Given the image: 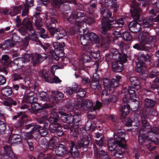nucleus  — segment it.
Wrapping results in <instances>:
<instances>
[{"label": "nucleus", "instance_id": "393cba45", "mask_svg": "<svg viewBox=\"0 0 159 159\" xmlns=\"http://www.w3.org/2000/svg\"><path fill=\"white\" fill-rule=\"evenodd\" d=\"M136 21H131L128 25L129 30L133 33H136L141 30V24L138 23Z\"/></svg>", "mask_w": 159, "mask_h": 159}, {"label": "nucleus", "instance_id": "a19ab883", "mask_svg": "<svg viewBox=\"0 0 159 159\" xmlns=\"http://www.w3.org/2000/svg\"><path fill=\"white\" fill-rule=\"evenodd\" d=\"M91 121L89 120L85 124V130L87 131H93L95 129V126L91 124Z\"/></svg>", "mask_w": 159, "mask_h": 159}, {"label": "nucleus", "instance_id": "de8ad7c7", "mask_svg": "<svg viewBox=\"0 0 159 159\" xmlns=\"http://www.w3.org/2000/svg\"><path fill=\"white\" fill-rule=\"evenodd\" d=\"M111 15H112V17H114L115 18V20L116 21V23L114 24V25L115 24V25H117L116 26L117 27H121L124 25V23L123 20V19L122 18L119 19L117 20H116V18L115 16H114L112 14V12H111Z\"/></svg>", "mask_w": 159, "mask_h": 159}, {"label": "nucleus", "instance_id": "20e7f679", "mask_svg": "<svg viewBox=\"0 0 159 159\" xmlns=\"http://www.w3.org/2000/svg\"><path fill=\"white\" fill-rule=\"evenodd\" d=\"M130 12L132 17L134 20L141 22L140 19L142 13V10L140 4L135 0L133 1L131 3ZM159 22V14L154 18L150 16L147 17L142 20L140 24L141 26L145 28L152 25L154 22Z\"/></svg>", "mask_w": 159, "mask_h": 159}, {"label": "nucleus", "instance_id": "6e6552de", "mask_svg": "<svg viewBox=\"0 0 159 159\" xmlns=\"http://www.w3.org/2000/svg\"><path fill=\"white\" fill-rule=\"evenodd\" d=\"M138 39L140 43L135 44L133 47L139 50H144L146 48L145 44H153L156 41L155 38L150 36L147 31L140 33L138 34Z\"/></svg>", "mask_w": 159, "mask_h": 159}, {"label": "nucleus", "instance_id": "9b49d317", "mask_svg": "<svg viewBox=\"0 0 159 159\" xmlns=\"http://www.w3.org/2000/svg\"><path fill=\"white\" fill-rule=\"evenodd\" d=\"M118 82L115 79L110 81L108 79L103 80V84L105 90L103 91L102 95V98L104 95L109 96L114 91V88L118 86Z\"/></svg>", "mask_w": 159, "mask_h": 159}, {"label": "nucleus", "instance_id": "4d7b16f0", "mask_svg": "<svg viewBox=\"0 0 159 159\" xmlns=\"http://www.w3.org/2000/svg\"><path fill=\"white\" fill-rule=\"evenodd\" d=\"M12 78L13 81H16L23 79V77L20 74L16 73L13 74Z\"/></svg>", "mask_w": 159, "mask_h": 159}, {"label": "nucleus", "instance_id": "aec40b11", "mask_svg": "<svg viewBox=\"0 0 159 159\" xmlns=\"http://www.w3.org/2000/svg\"><path fill=\"white\" fill-rule=\"evenodd\" d=\"M112 63L113 70L115 72H120L124 70L123 64L126 62L128 60H116Z\"/></svg>", "mask_w": 159, "mask_h": 159}, {"label": "nucleus", "instance_id": "7ed1b4c3", "mask_svg": "<svg viewBox=\"0 0 159 159\" xmlns=\"http://www.w3.org/2000/svg\"><path fill=\"white\" fill-rule=\"evenodd\" d=\"M135 87L129 86L128 88H124L123 91L125 93L122 101L123 106L120 110V119L121 120L125 118L126 116L129 113L130 109V106L128 104L129 102H133V104H136L135 108L137 109L139 107V102L136 99V93Z\"/></svg>", "mask_w": 159, "mask_h": 159}, {"label": "nucleus", "instance_id": "ddd939ff", "mask_svg": "<svg viewBox=\"0 0 159 159\" xmlns=\"http://www.w3.org/2000/svg\"><path fill=\"white\" fill-rule=\"evenodd\" d=\"M59 116L57 112H54L50 115L48 119L45 117H43L39 119L38 121L40 124H44V126L48 127L51 124L59 123Z\"/></svg>", "mask_w": 159, "mask_h": 159}, {"label": "nucleus", "instance_id": "473e14b6", "mask_svg": "<svg viewBox=\"0 0 159 159\" xmlns=\"http://www.w3.org/2000/svg\"><path fill=\"white\" fill-rule=\"evenodd\" d=\"M104 138L103 137L101 138L99 140H95V143L93 144V147L94 151L97 152L98 150H100L103 144Z\"/></svg>", "mask_w": 159, "mask_h": 159}, {"label": "nucleus", "instance_id": "c756f323", "mask_svg": "<svg viewBox=\"0 0 159 159\" xmlns=\"http://www.w3.org/2000/svg\"><path fill=\"white\" fill-rule=\"evenodd\" d=\"M99 150H98L97 152L94 151V154L95 157L99 159H111L107 152L102 150L100 151Z\"/></svg>", "mask_w": 159, "mask_h": 159}, {"label": "nucleus", "instance_id": "4468645a", "mask_svg": "<svg viewBox=\"0 0 159 159\" xmlns=\"http://www.w3.org/2000/svg\"><path fill=\"white\" fill-rule=\"evenodd\" d=\"M127 55L124 53L119 52L116 48H112L109 53L106 55L105 60H127Z\"/></svg>", "mask_w": 159, "mask_h": 159}, {"label": "nucleus", "instance_id": "49530a36", "mask_svg": "<svg viewBox=\"0 0 159 159\" xmlns=\"http://www.w3.org/2000/svg\"><path fill=\"white\" fill-rule=\"evenodd\" d=\"M23 8L24 6L23 5H20L18 6L15 7L12 11V12L14 13V14L12 15V16L20 13Z\"/></svg>", "mask_w": 159, "mask_h": 159}, {"label": "nucleus", "instance_id": "774afa93", "mask_svg": "<svg viewBox=\"0 0 159 159\" xmlns=\"http://www.w3.org/2000/svg\"><path fill=\"white\" fill-rule=\"evenodd\" d=\"M90 53L91 56L94 59H98L100 57V55L98 51Z\"/></svg>", "mask_w": 159, "mask_h": 159}, {"label": "nucleus", "instance_id": "b1692460", "mask_svg": "<svg viewBox=\"0 0 159 159\" xmlns=\"http://www.w3.org/2000/svg\"><path fill=\"white\" fill-rule=\"evenodd\" d=\"M61 115V119L63 122L68 124H72L74 122V117L72 116V113L67 114L62 111H59V112Z\"/></svg>", "mask_w": 159, "mask_h": 159}, {"label": "nucleus", "instance_id": "0eeeda50", "mask_svg": "<svg viewBox=\"0 0 159 159\" xmlns=\"http://www.w3.org/2000/svg\"><path fill=\"white\" fill-rule=\"evenodd\" d=\"M77 150L76 146L73 141L71 140L69 143L68 148L65 145L60 143L56 147L55 151L56 155L58 156L63 157L66 154H68L74 157L78 155Z\"/></svg>", "mask_w": 159, "mask_h": 159}, {"label": "nucleus", "instance_id": "a18cd8bd", "mask_svg": "<svg viewBox=\"0 0 159 159\" xmlns=\"http://www.w3.org/2000/svg\"><path fill=\"white\" fill-rule=\"evenodd\" d=\"M86 94L85 91L82 88H80L78 89H77L76 92L75 96L83 98L84 97Z\"/></svg>", "mask_w": 159, "mask_h": 159}, {"label": "nucleus", "instance_id": "37998d69", "mask_svg": "<svg viewBox=\"0 0 159 159\" xmlns=\"http://www.w3.org/2000/svg\"><path fill=\"white\" fill-rule=\"evenodd\" d=\"M37 159H54V157L50 154H45L43 153H40L37 157Z\"/></svg>", "mask_w": 159, "mask_h": 159}, {"label": "nucleus", "instance_id": "72a5a7b5", "mask_svg": "<svg viewBox=\"0 0 159 159\" xmlns=\"http://www.w3.org/2000/svg\"><path fill=\"white\" fill-rule=\"evenodd\" d=\"M78 88L76 87H68L66 88V95L69 96L74 98V96H75L76 92L77 91Z\"/></svg>", "mask_w": 159, "mask_h": 159}, {"label": "nucleus", "instance_id": "bf43d9fd", "mask_svg": "<svg viewBox=\"0 0 159 159\" xmlns=\"http://www.w3.org/2000/svg\"><path fill=\"white\" fill-rule=\"evenodd\" d=\"M6 127V125L2 121L0 120V132H4Z\"/></svg>", "mask_w": 159, "mask_h": 159}, {"label": "nucleus", "instance_id": "79ce46f5", "mask_svg": "<svg viewBox=\"0 0 159 159\" xmlns=\"http://www.w3.org/2000/svg\"><path fill=\"white\" fill-rule=\"evenodd\" d=\"M122 36L124 39L127 42L131 41L132 40V36L128 31L124 32L122 34Z\"/></svg>", "mask_w": 159, "mask_h": 159}, {"label": "nucleus", "instance_id": "423d86ee", "mask_svg": "<svg viewBox=\"0 0 159 159\" xmlns=\"http://www.w3.org/2000/svg\"><path fill=\"white\" fill-rule=\"evenodd\" d=\"M48 20L46 21V24L51 38L55 37L57 40H59L66 35L67 32L64 29L61 28L56 29V23H57V20L54 17H51Z\"/></svg>", "mask_w": 159, "mask_h": 159}, {"label": "nucleus", "instance_id": "338daca9", "mask_svg": "<svg viewBox=\"0 0 159 159\" xmlns=\"http://www.w3.org/2000/svg\"><path fill=\"white\" fill-rule=\"evenodd\" d=\"M75 16L77 20H78L79 19L81 20L80 18L84 17L85 14L83 12L79 11L75 14Z\"/></svg>", "mask_w": 159, "mask_h": 159}, {"label": "nucleus", "instance_id": "052dcab7", "mask_svg": "<svg viewBox=\"0 0 159 159\" xmlns=\"http://www.w3.org/2000/svg\"><path fill=\"white\" fill-rule=\"evenodd\" d=\"M13 41L11 39H7L5 41L3 45L6 44L11 47H12L15 45V43L13 42Z\"/></svg>", "mask_w": 159, "mask_h": 159}, {"label": "nucleus", "instance_id": "a211bd4d", "mask_svg": "<svg viewBox=\"0 0 159 159\" xmlns=\"http://www.w3.org/2000/svg\"><path fill=\"white\" fill-rule=\"evenodd\" d=\"M4 155L0 153V159H7L8 157L11 159H18L16 156L15 155L12 151L11 147L8 145H6L4 147Z\"/></svg>", "mask_w": 159, "mask_h": 159}, {"label": "nucleus", "instance_id": "5fc2aeb1", "mask_svg": "<svg viewBox=\"0 0 159 159\" xmlns=\"http://www.w3.org/2000/svg\"><path fill=\"white\" fill-rule=\"evenodd\" d=\"M48 146V149L51 150L55 149L56 148V147L54 143V141L53 138H51L50 140Z\"/></svg>", "mask_w": 159, "mask_h": 159}, {"label": "nucleus", "instance_id": "1a4fd4ad", "mask_svg": "<svg viewBox=\"0 0 159 159\" xmlns=\"http://www.w3.org/2000/svg\"><path fill=\"white\" fill-rule=\"evenodd\" d=\"M53 46L55 51L49 50L48 52V55L54 60H59L60 58L63 57L64 56V48L65 46V43L64 42H54Z\"/></svg>", "mask_w": 159, "mask_h": 159}, {"label": "nucleus", "instance_id": "cd10ccee", "mask_svg": "<svg viewBox=\"0 0 159 159\" xmlns=\"http://www.w3.org/2000/svg\"><path fill=\"white\" fill-rule=\"evenodd\" d=\"M139 61L136 63L135 70L138 73H142L145 70L147 65L145 62L147 60H138Z\"/></svg>", "mask_w": 159, "mask_h": 159}, {"label": "nucleus", "instance_id": "a878e982", "mask_svg": "<svg viewBox=\"0 0 159 159\" xmlns=\"http://www.w3.org/2000/svg\"><path fill=\"white\" fill-rule=\"evenodd\" d=\"M151 139L145 133H140L138 135V141L141 145H145L147 143H150Z\"/></svg>", "mask_w": 159, "mask_h": 159}, {"label": "nucleus", "instance_id": "69168bd1", "mask_svg": "<svg viewBox=\"0 0 159 159\" xmlns=\"http://www.w3.org/2000/svg\"><path fill=\"white\" fill-rule=\"evenodd\" d=\"M33 132H32L31 130L30 132L27 133L25 134V139L27 140V141H29L31 139L33 138V135L32 133Z\"/></svg>", "mask_w": 159, "mask_h": 159}, {"label": "nucleus", "instance_id": "5701e85b", "mask_svg": "<svg viewBox=\"0 0 159 159\" xmlns=\"http://www.w3.org/2000/svg\"><path fill=\"white\" fill-rule=\"evenodd\" d=\"M64 3H69L75 5L77 4L76 0H53L51 4L53 7L59 9Z\"/></svg>", "mask_w": 159, "mask_h": 159}, {"label": "nucleus", "instance_id": "09e8293b", "mask_svg": "<svg viewBox=\"0 0 159 159\" xmlns=\"http://www.w3.org/2000/svg\"><path fill=\"white\" fill-rule=\"evenodd\" d=\"M80 40L81 44L83 46L85 45L89 44V39H88V38L87 37L86 34H85L83 36L80 37Z\"/></svg>", "mask_w": 159, "mask_h": 159}, {"label": "nucleus", "instance_id": "4be33fe9", "mask_svg": "<svg viewBox=\"0 0 159 159\" xmlns=\"http://www.w3.org/2000/svg\"><path fill=\"white\" fill-rule=\"evenodd\" d=\"M61 67H60L57 65H53L50 71L43 70L41 72V75L42 77L45 78L50 77V78L53 77L55 75V70L57 69H61Z\"/></svg>", "mask_w": 159, "mask_h": 159}, {"label": "nucleus", "instance_id": "ea45409f", "mask_svg": "<svg viewBox=\"0 0 159 159\" xmlns=\"http://www.w3.org/2000/svg\"><path fill=\"white\" fill-rule=\"evenodd\" d=\"M157 141L154 142L151 139V141L150 142V143H147L145 144L147 146V148L150 151H152L153 150H154L156 148V147L153 146L152 144L154 143L157 144L158 143V140L157 139H156Z\"/></svg>", "mask_w": 159, "mask_h": 159}, {"label": "nucleus", "instance_id": "39448f33", "mask_svg": "<svg viewBox=\"0 0 159 159\" xmlns=\"http://www.w3.org/2000/svg\"><path fill=\"white\" fill-rule=\"evenodd\" d=\"M36 96L34 93L31 91L24 98V101L27 104L31 105V107L34 112L40 113L43 109L54 107V104H49L48 103H46L42 107L40 104L36 102L37 100Z\"/></svg>", "mask_w": 159, "mask_h": 159}, {"label": "nucleus", "instance_id": "13d9d810", "mask_svg": "<svg viewBox=\"0 0 159 159\" xmlns=\"http://www.w3.org/2000/svg\"><path fill=\"white\" fill-rule=\"evenodd\" d=\"M159 74V72L157 70H153L149 73V76L150 78H152L157 77Z\"/></svg>", "mask_w": 159, "mask_h": 159}, {"label": "nucleus", "instance_id": "8fccbe9b", "mask_svg": "<svg viewBox=\"0 0 159 159\" xmlns=\"http://www.w3.org/2000/svg\"><path fill=\"white\" fill-rule=\"evenodd\" d=\"M34 57L36 58L35 60H39L40 59L46 60L48 57V56L45 53H42L41 54L36 53L34 55Z\"/></svg>", "mask_w": 159, "mask_h": 159}, {"label": "nucleus", "instance_id": "2f4dec72", "mask_svg": "<svg viewBox=\"0 0 159 159\" xmlns=\"http://www.w3.org/2000/svg\"><path fill=\"white\" fill-rule=\"evenodd\" d=\"M155 101L148 98H145L144 100V105L145 107L148 109L153 108L156 104Z\"/></svg>", "mask_w": 159, "mask_h": 159}, {"label": "nucleus", "instance_id": "680f3d73", "mask_svg": "<svg viewBox=\"0 0 159 159\" xmlns=\"http://www.w3.org/2000/svg\"><path fill=\"white\" fill-rule=\"evenodd\" d=\"M85 20L86 21H84L83 20H82L80 21H84V23H82V25L84 23L90 24L94 22V19L92 17H88Z\"/></svg>", "mask_w": 159, "mask_h": 159}, {"label": "nucleus", "instance_id": "bb28decb", "mask_svg": "<svg viewBox=\"0 0 159 159\" xmlns=\"http://www.w3.org/2000/svg\"><path fill=\"white\" fill-rule=\"evenodd\" d=\"M72 113L74 117V122L72 125L73 128L75 129H78L81 116L78 111H72Z\"/></svg>", "mask_w": 159, "mask_h": 159}, {"label": "nucleus", "instance_id": "9d476101", "mask_svg": "<svg viewBox=\"0 0 159 159\" xmlns=\"http://www.w3.org/2000/svg\"><path fill=\"white\" fill-rule=\"evenodd\" d=\"M142 125L143 127V131H146L147 129V134L153 136L155 137H159V128L157 127L151 128V126L146 120L145 116L143 114H142L141 116Z\"/></svg>", "mask_w": 159, "mask_h": 159}, {"label": "nucleus", "instance_id": "3c124183", "mask_svg": "<svg viewBox=\"0 0 159 159\" xmlns=\"http://www.w3.org/2000/svg\"><path fill=\"white\" fill-rule=\"evenodd\" d=\"M38 37L35 34V30L33 29L30 31V33L29 34V39H30L32 41H34V40Z\"/></svg>", "mask_w": 159, "mask_h": 159}, {"label": "nucleus", "instance_id": "c9c22d12", "mask_svg": "<svg viewBox=\"0 0 159 159\" xmlns=\"http://www.w3.org/2000/svg\"><path fill=\"white\" fill-rule=\"evenodd\" d=\"M4 103L5 105L9 107V109L11 111L12 110V105L15 106L17 104L16 101L11 98H8L6 101H4Z\"/></svg>", "mask_w": 159, "mask_h": 159}, {"label": "nucleus", "instance_id": "864d4df0", "mask_svg": "<svg viewBox=\"0 0 159 159\" xmlns=\"http://www.w3.org/2000/svg\"><path fill=\"white\" fill-rule=\"evenodd\" d=\"M146 113L149 116H156L157 115V113L156 110L151 109H148L146 111Z\"/></svg>", "mask_w": 159, "mask_h": 159}, {"label": "nucleus", "instance_id": "dca6fc26", "mask_svg": "<svg viewBox=\"0 0 159 159\" xmlns=\"http://www.w3.org/2000/svg\"><path fill=\"white\" fill-rule=\"evenodd\" d=\"M66 18L70 23L74 24L77 26V30L79 33V34L80 35L82 34V33L80 30V29L82 28V23H84V21H80L79 20H77L74 12H72L70 15L68 16Z\"/></svg>", "mask_w": 159, "mask_h": 159}, {"label": "nucleus", "instance_id": "603ef678", "mask_svg": "<svg viewBox=\"0 0 159 159\" xmlns=\"http://www.w3.org/2000/svg\"><path fill=\"white\" fill-rule=\"evenodd\" d=\"M84 106H85L88 109L92 107L93 103L91 100L89 99H87L84 102Z\"/></svg>", "mask_w": 159, "mask_h": 159}, {"label": "nucleus", "instance_id": "c85d7f7f", "mask_svg": "<svg viewBox=\"0 0 159 159\" xmlns=\"http://www.w3.org/2000/svg\"><path fill=\"white\" fill-rule=\"evenodd\" d=\"M129 81L131 85L134 87L136 90L140 89V81L139 78L134 76L130 77L129 78Z\"/></svg>", "mask_w": 159, "mask_h": 159}, {"label": "nucleus", "instance_id": "f03ea898", "mask_svg": "<svg viewBox=\"0 0 159 159\" xmlns=\"http://www.w3.org/2000/svg\"><path fill=\"white\" fill-rule=\"evenodd\" d=\"M125 133L119 129L114 134V139H111L108 140L107 146L112 156H115L116 154L123 156L126 146L125 139Z\"/></svg>", "mask_w": 159, "mask_h": 159}, {"label": "nucleus", "instance_id": "f257e3e1", "mask_svg": "<svg viewBox=\"0 0 159 159\" xmlns=\"http://www.w3.org/2000/svg\"><path fill=\"white\" fill-rule=\"evenodd\" d=\"M100 13L102 17L101 25L99 26L101 30L100 36L102 41L107 46L110 45L112 40L115 41L120 37L121 33L119 31L113 30L114 24L116 23L115 18L112 17L111 12L106 7L101 5Z\"/></svg>", "mask_w": 159, "mask_h": 159}, {"label": "nucleus", "instance_id": "412c9836", "mask_svg": "<svg viewBox=\"0 0 159 159\" xmlns=\"http://www.w3.org/2000/svg\"><path fill=\"white\" fill-rule=\"evenodd\" d=\"M41 125H36L32 128V132L35 131H38L40 135L43 137H45L48 134V127L44 126V124H40Z\"/></svg>", "mask_w": 159, "mask_h": 159}, {"label": "nucleus", "instance_id": "f704fd0d", "mask_svg": "<svg viewBox=\"0 0 159 159\" xmlns=\"http://www.w3.org/2000/svg\"><path fill=\"white\" fill-rule=\"evenodd\" d=\"M97 79L94 80L93 79L91 82V88L96 91H100L101 89V85Z\"/></svg>", "mask_w": 159, "mask_h": 159}, {"label": "nucleus", "instance_id": "4c0bfd02", "mask_svg": "<svg viewBox=\"0 0 159 159\" xmlns=\"http://www.w3.org/2000/svg\"><path fill=\"white\" fill-rule=\"evenodd\" d=\"M44 80L45 81L50 83H60L61 82L58 77L55 75L51 78L50 77L45 78Z\"/></svg>", "mask_w": 159, "mask_h": 159}, {"label": "nucleus", "instance_id": "6ab92c4d", "mask_svg": "<svg viewBox=\"0 0 159 159\" xmlns=\"http://www.w3.org/2000/svg\"><path fill=\"white\" fill-rule=\"evenodd\" d=\"M52 95L50 97L48 100L51 103L49 104H54V108L55 105V102L58 103L60 100H61L64 97L63 94L61 92L58 91H54L52 92Z\"/></svg>", "mask_w": 159, "mask_h": 159}, {"label": "nucleus", "instance_id": "7c9ffc66", "mask_svg": "<svg viewBox=\"0 0 159 159\" xmlns=\"http://www.w3.org/2000/svg\"><path fill=\"white\" fill-rule=\"evenodd\" d=\"M22 140L20 135L17 134H14L11 137H10L7 140L8 142L12 144L14 143H21Z\"/></svg>", "mask_w": 159, "mask_h": 159}, {"label": "nucleus", "instance_id": "c03bdc74", "mask_svg": "<svg viewBox=\"0 0 159 159\" xmlns=\"http://www.w3.org/2000/svg\"><path fill=\"white\" fill-rule=\"evenodd\" d=\"M35 21L34 23V25L37 29H40L43 25L42 19L41 18H38L34 20Z\"/></svg>", "mask_w": 159, "mask_h": 159}, {"label": "nucleus", "instance_id": "6e6d98bb", "mask_svg": "<svg viewBox=\"0 0 159 159\" xmlns=\"http://www.w3.org/2000/svg\"><path fill=\"white\" fill-rule=\"evenodd\" d=\"M92 34L91 36H94V37L93 38V39H92V40L90 41L94 42L96 44L99 43L100 39L98 35L94 33H92Z\"/></svg>", "mask_w": 159, "mask_h": 159}, {"label": "nucleus", "instance_id": "e433bc0d", "mask_svg": "<svg viewBox=\"0 0 159 159\" xmlns=\"http://www.w3.org/2000/svg\"><path fill=\"white\" fill-rule=\"evenodd\" d=\"M22 115L21 117V120L14 125V126L16 128L22 127L24 125L25 123V119L27 118L28 116L25 114H23V115L22 114Z\"/></svg>", "mask_w": 159, "mask_h": 159}, {"label": "nucleus", "instance_id": "0e129e2a", "mask_svg": "<svg viewBox=\"0 0 159 159\" xmlns=\"http://www.w3.org/2000/svg\"><path fill=\"white\" fill-rule=\"evenodd\" d=\"M76 29L74 26H71L69 29L68 32L69 35L72 36L74 35L76 32Z\"/></svg>", "mask_w": 159, "mask_h": 159}, {"label": "nucleus", "instance_id": "e2e57ef3", "mask_svg": "<svg viewBox=\"0 0 159 159\" xmlns=\"http://www.w3.org/2000/svg\"><path fill=\"white\" fill-rule=\"evenodd\" d=\"M157 80L156 81H153V83L151 84L150 88L153 90L155 89H157L159 88V85L158 83Z\"/></svg>", "mask_w": 159, "mask_h": 159}, {"label": "nucleus", "instance_id": "f3484780", "mask_svg": "<svg viewBox=\"0 0 159 159\" xmlns=\"http://www.w3.org/2000/svg\"><path fill=\"white\" fill-rule=\"evenodd\" d=\"M48 129L51 133H54L58 137L61 136L64 134L62 127L60 123L49 125Z\"/></svg>", "mask_w": 159, "mask_h": 159}, {"label": "nucleus", "instance_id": "58836bf2", "mask_svg": "<svg viewBox=\"0 0 159 159\" xmlns=\"http://www.w3.org/2000/svg\"><path fill=\"white\" fill-rule=\"evenodd\" d=\"M12 90L11 88L8 86L2 89L1 93L4 96L7 97L11 95L12 93Z\"/></svg>", "mask_w": 159, "mask_h": 159}, {"label": "nucleus", "instance_id": "f8f14e48", "mask_svg": "<svg viewBox=\"0 0 159 159\" xmlns=\"http://www.w3.org/2000/svg\"><path fill=\"white\" fill-rule=\"evenodd\" d=\"M91 140L90 137H86L79 139L75 142L73 141V142L76 146L77 151L78 152V155L77 157H74V158L79 157L80 152L82 153L88 150Z\"/></svg>", "mask_w": 159, "mask_h": 159}, {"label": "nucleus", "instance_id": "2eb2a0df", "mask_svg": "<svg viewBox=\"0 0 159 159\" xmlns=\"http://www.w3.org/2000/svg\"><path fill=\"white\" fill-rule=\"evenodd\" d=\"M21 24L22 26L18 29V31L22 35H25L29 31H30L33 30L32 23L28 17L23 19Z\"/></svg>", "mask_w": 159, "mask_h": 159}]
</instances>
